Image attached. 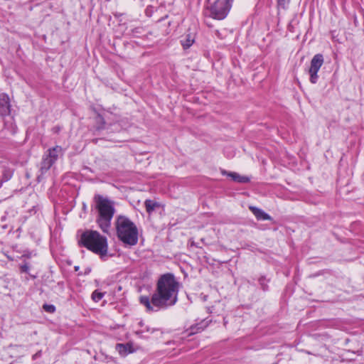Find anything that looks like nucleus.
I'll list each match as a JSON object with an SVG mask.
<instances>
[{"mask_svg":"<svg viewBox=\"0 0 364 364\" xmlns=\"http://www.w3.org/2000/svg\"><path fill=\"white\" fill-rule=\"evenodd\" d=\"M178 282L172 274L162 275L158 280L156 289L151 300L148 296H141L140 302L149 311L154 308L166 309L173 306L178 299Z\"/></svg>","mask_w":364,"mask_h":364,"instance_id":"nucleus-1","label":"nucleus"},{"mask_svg":"<svg viewBox=\"0 0 364 364\" xmlns=\"http://www.w3.org/2000/svg\"><path fill=\"white\" fill-rule=\"evenodd\" d=\"M82 247L103 257L107 255L108 250L107 240L98 232L87 230L84 232L78 242Z\"/></svg>","mask_w":364,"mask_h":364,"instance_id":"nucleus-2","label":"nucleus"},{"mask_svg":"<svg viewBox=\"0 0 364 364\" xmlns=\"http://www.w3.org/2000/svg\"><path fill=\"white\" fill-rule=\"evenodd\" d=\"M117 235L124 244L134 246L138 242V228L135 223L124 215H119L116 220Z\"/></svg>","mask_w":364,"mask_h":364,"instance_id":"nucleus-3","label":"nucleus"},{"mask_svg":"<svg viewBox=\"0 0 364 364\" xmlns=\"http://www.w3.org/2000/svg\"><path fill=\"white\" fill-rule=\"evenodd\" d=\"M94 200L99 212L97 223L102 231L107 232L115 212L114 203L101 195H96Z\"/></svg>","mask_w":364,"mask_h":364,"instance_id":"nucleus-4","label":"nucleus"},{"mask_svg":"<svg viewBox=\"0 0 364 364\" xmlns=\"http://www.w3.org/2000/svg\"><path fill=\"white\" fill-rule=\"evenodd\" d=\"M232 1L208 0L207 8L210 10V15L215 19H224L230 11Z\"/></svg>","mask_w":364,"mask_h":364,"instance_id":"nucleus-5","label":"nucleus"},{"mask_svg":"<svg viewBox=\"0 0 364 364\" xmlns=\"http://www.w3.org/2000/svg\"><path fill=\"white\" fill-rule=\"evenodd\" d=\"M62 154L63 149L60 146H55L49 149L43 156L40 167L41 174L46 173L55 163L58 159L59 155H61Z\"/></svg>","mask_w":364,"mask_h":364,"instance_id":"nucleus-6","label":"nucleus"},{"mask_svg":"<svg viewBox=\"0 0 364 364\" xmlns=\"http://www.w3.org/2000/svg\"><path fill=\"white\" fill-rule=\"evenodd\" d=\"M323 63V56L322 54L315 55L311 60V65L309 69L310 75V81L311 83L315 84L317 82L318 76V72Z\"/></svg>","mask_w":364,"mask_h":364,"instance_id":"nucleus-7","label":"nucleus"},{"mask_svg":"<svg viewBox=\"0 0 364 364\" xmlns=\"http://www.w3.org/2000/svg\"><path fill=\"white\" fill-rule=\"evenodd\" d=\"M10 102L9 96L5 93L0 94V114L6 116L10 113Z\"/></svg>","mask_w":364,"mask_h":364,"instance_id":"nucleus-8","label":"nucleus"},{"mask_svg":"<svg viewBox=\"0 0 364 364\" xmlns=\"http://www.w3.org/2000/svg\"><path fill=\"white\" fill-rule=\"evenodd\" d=\"M222 174L230 177L232 181L240 183H246L250 181L249 177L241 176L236 172H228L227 171L223 170L222 171Z\"/></svg>","mask_w":364,"mask_h":364,"instance_id":"nucleus-9","label":"nucleus"},{"mask_svg":"<svg viewBox=\"0 0 364 364\" xmlns=\"http://www.w3.org/2000/svg\"><path fill=\"white\" fill-rule=\"evenodd\" d=\"M116 350L122 356H126L129 353L134 352L132 344L130 343H118L116 345Z\"/></svg>","mask_w":364,"mask_h":364,"instance_id":"nucleus-10","label":"nucleus"},{"mask_svg":"<svg viewBox=\"0 0 364 364\" xmlns=\"http://www.w3.org/2000/svg\"><path fill=\"white\" fill-rule=\"evenodd\" d=\"M250 209L251 210V211L252 212V213L255 215L257 220H271V217L267 213H264L262 210L255 206H250Z\"/></svg>","mask_w":364,"mask_h":364,"instance_id":"nucleus-11","label":"nucleus"},{"mask_svg":"<svg viewBox=\"0 0 364 364\" xmlns=\"http://www.w3.org/2000/svg\"><path fill=\"white\" fill-rule=\"evenodd\" d=\"M195 41V34L188 33L186 35L184 38L181 41V45L184 49L190 48Z\"/></svg>","mask_w":364,"mask_h":364,"instance_id":"nucleus-12","label":"nucleus"},{"mask_svg":"<svg viewBox=\"0 0 364 364\" xmlns=\"http://www.w3.org/2000/svg\"><path fill=\"white\" fill-rule=\"evenodd\" d=\"M146 210L149 214H151L157 208L160 207V204L153 200L147 199L144 201Z\"/></svg>","mask_w":364,"mask_h":364,"instance_id":"nucleus-13","label":"nucleus"},{"mask_svg":"<svg viewBox=\"0 0 364 364\" xmlns=\"http://www.w3.org/2000/svg\"><path fill=\"white\" fill-rule=\"evenodd\" d=\"M95 121L97 123V129L100 130L105 129V121L101 114H98L97 115Z\"/></svg>","mask_w":364,"mask_h":364,"instance_id":"nucleus-14","label":"nucleus"},{"mask_svg":"<svg viewBox=\"0 0 364 364\" xmlns=\"http://www.w3.org/2000/svg\"><path fill=\"white\" fill-rule=\"evenodd\" d=\"M104 294V293L100 292L98 290H95L92 294V299L95 302H98L103 298Z\"/></svg>","mask_w":364,"mask_h":364,"instance_id":"nucleus-15","label":"nucleus"},{"mask_svg":"<svg viewBox=\"0 0 364 364\" xmlns=\"http://www.w3.org/2000/svg\"><path fill=\"white\" fill-rule=\"evenodd\" d=\"M43 309H44V311L48 313H54L55 311V307L53 304H45L43 306Z\"/></svg>","mask_w":364,"mask_h":364,"instance_id":"nucleus-16","label":"nucleus"},{"mask_svg":"<svg viewBox=\"0 0 364 364\" xmlns=\"http://www.w3.org/2000/svg\"><path fill=\"white\" fill-rule=\"evenodd\" d=\"M289 1L290 0H277V6L279 8L285 9Z\"/></svg>","mask_w":364,"mask_h":364,"instance_id":"nucleus-17","label":"nucleus"},{"mask_svg":"<svg viewBox=\"0 0 364 364\" xmlns=\"http://www.w3.org/2000/svg\"><path fill=\"white\" fill-rule=\"evenodd\" d=\"M21 270L23 272L27 273L29 270V266L28 265V264H24L21 265Z\"/></svg>","mask_w":364,"mask_h":364,"instance_id":"nucleus-18","label":"nucleus"},{"mask_svg":"<svg viewBox=\"0 0 364 364\" xmlns=\"http://www.w3.org/2000/svg\"><path fill=\"white\" fill-rule=\"evenodd\" d=\"M11 176H6L4 174V178H1V176H0V187L2 186V183L4 182V181H7L9 180Z\"/></svg>","mask_w":364,"mask_h":364,"instance_id":"nucleus-19","label":"nucleus"},{"mask_svg":"<svg viewBox=\"0 0 364 364\" xmlns=\"http://www.w3.org/2000/svg\"><path fill=\"white\" fill-rule=\"evenodd\" d=\"M198 329H199V328H198L197 326H194V327L192 326L191 327L192 332L191 333L193 334V333H197Z\"/></svg>","mask_w":364,"mask_h":364,"instance_id":"nucleus-20","label":"nucleus"},{"mask_svg":"<svg viewBox=\"0 0 364 364\" xmlns=\"http://www.w3.org/2000/svg\"><path fill=\"white\" fill-rule=\"evenodd\" d=\"M75 271H77L79 269V267H75Z\"/></svg>","mask_w":364,"mask_h":364,"instance_id":"nucleus-21","label":"nucleus"}]
</instances>
